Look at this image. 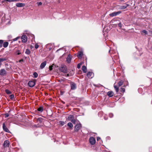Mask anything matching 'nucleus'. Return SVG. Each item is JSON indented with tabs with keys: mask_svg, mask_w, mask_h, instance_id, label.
<instances>
[{
	"mask_svg": "<svg viewBox=\"0 0 152 152\" xmlns=\"http://www.w3.org/2000/svg\"><path fill=\"white\" fill-rule=\"evenodd\" d=\"M16 6L17 7H23L25 6V4L24 3H17L16 4Z\"/></svg>",
	"mask_w": 152,
	"mask_h": 152,
	"instance_id": "nucleus-13",
	"label": "nucleus"
},
{
	"mask_svg": "<svg viewBox=\"0 0 152 152\" xmlns=\"http://www.w3.org/2000/svg\"><path fill=\"white\" fill-rule=\"evenodd\" d=\"M149 32L151 34H152V30L151 31H149Z\"/></svg>",
	"mask_w": 152,
	"mask_h": 152,
	"instance_id": "nucleus-47",
	"label": "nucleus"
},
{
	"mask_svg": "<svg viewBox=\"0 0 152 152\" xmlns=\"http://www.w3.org/2000/svg\"><path fill=\"white\" fill-rule=\"evenodd\" d=\"M7 75V72L4 69H2L0 70V75L4 76Z\"/></svg>",
	"mask_w": 152,
	"mask_h": 152,
	"instance_id": "nucleus-5",
	"label": "nucleus"
},
{
	"mask_svg": "<svg viewBox=\"0 0 152 152\" xmlns=\"http://www.w3.org/2000/svg\"><path fill=\"white\" fill-rule=\"evenodd\" d=\"M21 39L22 42L24 43L26 42L27 40V37L25 35H23L21 37Z\"/></svg>",
	"mask_w": 152,
	"mask_h": 152,
	"instance_id": "nucleus-6",
	"label": "nucleus"
},
{
	"mask_svg": "<svg viewBox=\"0 0 152 152\" xmlns=\"http://www.w3.org/2000/svg\"><path fill=\"white\" fill-rule=\"evenodd\" d=\"M87 76L88 78H91L94 77V74L92 72H89L87 73Z\"/></svg>",
	"mask_w": 152,
	"mask_h": 152,
	"instance_id": "nucleus-8",
	"label": "nucleus"
},
{
	"mask_svg": "<svg viewBox=\"0 0 152 152\" xmlns=\"http://www.w3.org/2000/svg\"><path fill=\"white\" fill-rule=\"evenodd\" d=\"M14 0V1L17 2V1H19V0Z\"/></svg>",
	"mask_w": 152,
	"mask_h": 152,
	"instance_id": "nucleus-46",
	"label": "nucleus"
},
{
	"mask_svg": "<svg viewBox=\"0 0 152 152\" xmlns=\"http://www.w3.org/2000/svg\"><path fill=\"white\" fill-rule=\"evenodd\" d=\"M37 4H38V6H40V5H41L42 4V3L41 2H38L37 3Z\"/></svg>",
	"mask_w": 152,
	"mask_h": 152,
	"instance_id": "nucleus-40",
	"label": "nucleus"
},
{
	"mask_svg": "<svg viewBox=\"0 0 152 152\" xmlns=\"http://www.w3.org/2000/svg\"><path fill=\"white\" fill-rule=\"evenodd\" d=\"M23 61V59H21V60H20L19 61V62H20L22 61Z\"/></svg>",
	"mask_w": 152,
	"mask_h": 152,
	"instance_id": "nucleus-48",
	"label": "nucleus"
},
{
	"mask_svg": "<svg viewBox=\"0 0 152 152\" xmlns=\"http://www.w3.org/2000/svg\"><path fill=\"white\" fill-rule=\"evenodd\" d=\"M6 1L9 2H14L13 0H6Z\"/></svg>",
	"mask_w": 152,
	"mask_h": 152,
	"instance_id": "nucleus-44",
	"label": "nucleus"
},
{
	"mask_svg": "<svg viewBox=\"0 0 152 152\" xmlns=\"http://www.w3.org/2000/svg\"><path fill=\"white\" fill-rule=\"evenodd\" d=\"M2 128L3 130L5 132L9 133L10 132V131L8 130V129H7V128L6 127L5 124L4 123L3 124V126H2Z\"/></svg>",
	"mask_w": 152,
	"mask_h": 152,
	"instance_id": "nucleus-9",
	"label": "nucleus"
},
{
	"mask_svg": "<svg viewBox=\"0 0 152 152\" xmlns=\"http://www.w3.org/2000/svg\"><path fill=\"white\" fill-rule=\"evenodd\" d=\"M73 118H74V116L72 115H69L67 118L68 120L70 121H71Z\"/></svg>",
	"mask_w": 152,
	"mask_h": 152,
	"instance_id": "nucleus-21",
	"label": "nucleus"
},
{
	"mask_svg": "<svg viewBox=\"0 0 152 152\" xmlns=\"http://www.w3.org/2000/svg\"><path fill=\"white\" fill-rule=\"evenodd\" d=\"M14 96L13 94H11L10 95V97L11 99H12L14 98Z\"/></svg>",
	"mask_w": 152,
	"mask_h": 152,
	"instance_id": "nucleus-34",
	"label": "nucleus"
},
{
	"mask_svg": "<svg viewBox=\"0 0 152 152\" xmlns=\"http://www.w3.org/2000/svg\"><path fill=\"white\" fill-rule=\"evenodd\" d=\"M81 63H79L77 65V68L78 69H80V68L81 66Z\"/></svg>",
	"mask_w": 152,
	"mask_h": 152,
	"instance_id": "nucleus-35",
	"label": "nucleus"
},
{
	"mask_svg": "<svg viewBox=\"0 0 152 152\" xmlns=\"http://www.w3.org/2000/svg\"><path fill=\"white\" fill-rule=\"evenodd\" d=\"M71 121L73 124H75V123L76 122V120L75 119L73 118Z\"/></svg>",
	"mask_w": 152,
	"mask_h": 152,
	"instance_id": "nucleus-33",
	"label": "nucleus"
},
{
	"mask_svg": "<svg viewBox=\"0 0 152 152\" xmlns=\"http://www.w3.org/2000/svg\"><path fill=\"white\" fill-rule=\"evenodd\" d=\"M35 85V82L34 81H30L28 83V86L31 87H34Z\"/></svg>",
	"mask_w": 152,
	"mask_h": 152,
	"instance_id": "nucleus-4",
	"label": "nucleus"
},
{
	"mask_svg": "<svg viewBox=\"0 0 152 152\" xmlns=\"http://www.w3.org/2000/svg\"><path fill=\"white\" fill-rule=\"evenodd\" d=\"M33 77L34 78H37L38 76V74L36 72H34L33 74Z\"/></svg>",
	"mask_w": 152,
	"mask_h": 152,
	"instance_id": "nucleus-27",
	"label": "nucleus"
},
{
	"mask_svg": "<svg viewBox=\"0 0 152 152\" xmlns=\"http://www.w3.org/2000/svg\"><path fill=\"white\" fill-rule=\"evenodd\" d=\"M72 59V57L71 55L69 54L66 58V61L68 63H70Z\"/></svg>",
	"mask_w": 152,
	"mask_h": 152,
	"instance_id": "nucleus-11",
	"label": "nucleus"
},
{
	"mask_svg": "<svg viewBox=\"0 0 152 152\" xmlns=\"http://www.w3.org/2000/svg\"><path fill=\"white\" fill-rule=\"evenodd\" d=\"M71 89L74 90L76 89V86L75 83H73L71 85Z\"/></svg>",
	"mask_w": 152,
	"mask_h": 152,
	"instance_id": "nucleus-14",
	"label": "nucleus"
},
{
	"mask_svg": "<svg viewBox=\"0 0 152 152\" xmlns=\"http://www.w3.org/2000/svg\"><path fill=\"white\" fill-rule=\"evenodd\" d=\"M121 13V11H118L116 12H113L109 14V16L111 17L115 16L117 15L120 14Z\"/></svg>",
	"mask_w": 152,
	"mask_h": 152,
	"instance_id": "nucleus-3",
	"label": "nucleus"
},
{
	"mask_svg": "<svg viewBox=\"0 0 152 152\" xmlns=\"http://www.w3.org/2000/svg\"><path fill=\"white\" fill-rule=\"evenodd\" d=\"M60 123L62 125H63L64 124V122L63 121H60Z\"/></svg>",
	"mask_w": 152,
	"mask_h": 152,
	"instance_id": "nucleus-43",
	"label": "nucleus"
},
{
	"mask_svg": "<svg viewBox=\"0 0 152 152\" xmlns=\"http://www.w3.org/2000/svg\"><path fill=\"white\" fill-rule=\"evenodd\" d=\"M113 93L112 91H109L107 93V95L110 97H111L113 96Z\"/></svg>",
	"mask_w": 152,
	"mask_h": 152,
	"instance_id": "nucleus-16",
	"label": "nucleus"
},
{
	"mask_svg": "<svg viewBox=\"0 0 152 152\" xmlns=\"http://www.w3.org/2000/svg\"><path fill=\"white\" fill-rule=\"evenodd\" d=\"M114 87L115 90L116 92L117 93L118 91L119 87H117V86H116V85H114Z\"/></svg>",
	"mask_w": 152,
	"mask_h": 152,
	"instance_id": "nucleus-24",
	"label": "nucleus"
},
{
	"mask_svg": "<svg viewBox=\"0 0 152 152\" xmlns=\"http://www.w3.org/2000/svg\"><path fill=\"white\" fill-rule=\"evenodd\" d=\"M121 1H123L124 0H120Z\"/></svg>",
	"mask_w": 152,
	"mask_h": 152,
	"instance_id": "nucleus-54",
	"label": "nucleus"
},
{
	"mask_svg": "<svg viewBox=\"0 0 152 152\" xmlns=\"http://www.w3.org/2000/svg\"><path fill=\"white\" fill-rule=\"evenodd\" d=\"M100 139V138L99 137H97V141H98Z\"/></svg>",
	"mask_w": 152,
	"mask_h": 152,
	"instance_id": "nucleus-45",
	"label": "nucleus"
},
{
	"mask_svg": "<svg viewBox=\"0 0 152 152\" xmlns=\"http://www.w3.org/2000/svg\"><path fill=\"white\" fill-rule=\"evenodd\" d=\"M15 53L17 55H20L21 54V52L20 50H18L16 51Z\"/></svg>",
	"mask_w": 152,
	"mask_h": 152,
	"instance_id": "nucleus-32",
	"label": "nucleus"
},
{
	"mask_svg": "<svg viewBox=\"0 0 152 152\" xmlns=\"http://www.w3.org/2000/svg\"><path fill=\"white\" fill-rule=\"evenodd\" d=\"M5 117L7 118L9 116V115L8 113H6L5 114Z\"/></svg>",
	"mask_w": 152,
	"mask_h": 152,
	"instance_id": "nucleus-41",
	"label": "nucleus"
},
{
	"mask_svg": "<svg viewBox=\"0 0 152 152\" xmlns=\"http://www.w3.org/2000/svg\"><path fill=\"white\" fill-rule=\"evenodd\" d=\"M38 111L40 112H42L43 110V107H40L37 109Z\"/></svg>",
	"mask_w": 152,
	"mask_h": 152,
	"instance_id": "nucleus-23",
	"label": "nucleus"
},
{
	"mask_svg": "<svg viewBox=\"0 0 152 152\" xmlns=\"http://www.w3.org/2000/svg\"><path fill=\"white\" fill-rule=\"evenodd\" d=\"M83 55V53L82 52H78L77 56L80 58H81Z\"/></svg>",
	"mask_w": 152,
	"mask_h": 152,
	"instance_id": "nucleus-17",
	"label": "nucleus"
},
{
	"mask_svg": "<svg viewBox=\"0 0 152 152\" xmlns=\"http://www.w3.org/2000/svg\"><path fill=\"white\" fill-rule=\"evenodd\" d=\"M1 64H0V67H1Z\"/></svg>",
	"mask_w": 152,
	"mask_h": 152,
	"instance_id": "nucleus-52",
	"label": "nucleus"
},
{
	"mask_svg": "<svg viewBox=\"0 0 152 152\" xmlns=\"http://www.w3.org/2000/svg\"><path fill=\"white\" fill-rule=\"evenodd\" d=\"M109 117L111 118L112 117H113V113H110L109 114Z\"/></svg>",
	"mask_w": 152,
	"mask_h": 152,
	"instance_id": "nucleus-37",
	"label": "nucleus"
},
{
	"mask_svg": "<svg viewBox=\"0 0 152 152\" xmlns=\"http://www.w3.org/2000/svg\"><path fill=\"white\" fill-rule=\"evenodd\" d=\"M110 50H109V52H110Z\"/></svg>",
	"mask_w": 152,
	"mask_h": 152,
	"instance_id": "nucleus-53",
	"label": "nucleus"
},
{
	"mask_svg": "<svg viewBox=\"0 0 152 152\" xmlns=\"http://www.w3.org/2000/svg\"><path fill=\"white\" fill-rule=\"evenodd\" d=\"M53 66H49V70H51L53 69Z\"/></svg>",
	"mask_w": 152,
	"mask_h": 152,
	"instance_id": "nucleus-42",
	"label": "nucleus"
},
{
	"mask_svg": "<svg viewBox=\"0 0 152 152\" xmlns=\"http://www.w3.org/2000/svg\"><path fill=\"white\" fill-rule=\"evenodd\" d=\"M39 46L37 44H36L35 45V48L36 49H37L38 48Z\"/></svg>",
	"mask_w": 152,
	"mask_h": 152,
	"instance_id": "nucleus-38",
	"label": "nucleus"
},
{
	"mask_svg": "<svg viewBox=\"0 0 152 152\" xmlns=\"http://www.w3.org/2000/svg\"><path fill=\"white\" fill-rule=\"evenodd\" d=\"M81 124H77L75 126V131H77L79 130L81 127Z\"/></svg>",
	"mask_w": 152,
	"mask_h": 152,
	"instance_id": "nucleus-7",
	"label": "nucleus"
},
{
	"mask_svg": "<svg viewBox=\"0 0 152 152\" xmlns=\"http://www.w3.org/2000/svg\"><path fill=\"white\" fill-rule=\"evenodd\" d=\"M60 50V49H59L58 50H57V51H58L59 50Z\"/></svg>",
	"mask_w": 152,
	"mask_h": 152,
	"instance_id": "nucleus-51",
	"label": "nucleus"
},
{
	"mask_svg": "<svg viewBox=\"0 0 152 152\" xmlns=\"http://www.w3.org/2000/svg\"><path fill=\"white\" fill-rule=\"evenodd\" d=\"M20 38V37H17L16 38H14L13 39V41H17L18 39H19Z\"/></svg>",
	"mask_w": 152,
	"mask_h": 152,
	"instance_id": "nucleus-36",
	"label": "nucleus"
},
{
	"mask_svg": "<svg viewBox=\"0 0 152 152\" xmlns=\"http://www.w3.org/2000/svg\"><path fill=\"white\" fill-rule=\"evenodd\" d=\"M118 26L120 28H121L122 27V25L121 24V22L118 23Z\"/></svg>",
	"mask_w": 152,
	"mask_h": 152,
	"instance_id": "nucleus-39",
	"label": "nucleus"
},
{
	"mask_svg": "<svg viewBox=\"0 0 152 152\" xmlns=\"http://www.w3.org/2000/svg\"><path fill=\"white\" fill-rule=\"evenodd\" d=\"M104 119L106 120L107 119V118H105V117H104Z\"/></svg>",
	"mask_w": 152,
	"mask_h": 152,
	"instance_id": "nucleus-50",
	"label": "nucleus"
},
{
	"mask_svg": "<svg viewBox=\"0 0 152 152\" xmlns=\"http://www.w3.org/2000/svg\"><path fill=\"white\" fill-rule=\"evenodd\" d=\"M46 61H44V62H43L40 65V68L41 69H43L45 67V66H46Z\"/></svg>",
	"mask_w": 152,
	"mask_h": 152,
	"instance_id": "nucleus-12",
	"label": "nucleus"
},
{
	"mask_svg": "<svg viewBox=\"0 0 152 152\" xmlns=\"http://www.w3.org/2000/svg\"><path fill=\"white\" fill-rule=\"evenodd\" d=\"M3 42H4L3 40H0V48H1L2 47Z\"/></svg>",
	"mask_w": 152,
	"mask_h": 152,
	"instance_id": "nucleus-29",
	"label": "nucleus"
},
{
	"mask_svg": "<svg viewBox=\"0 0 152 152\" xmlns=\"http://www.w3.org/2000/svg\"><path fill=\"white\" fill-rule=\"evenodd\" d=\"M140 32L141 35H146L148 34L147 31L145 30H142Z\"/></svg>",
	"mask_w": 152,
	"mask_h": 152,
	"instance_id": "nucleus-15",
	"label": "nucleus"
},
{
	"mask_svg": "<svg viewBox=\"0 0 152 152\" xmlns=\"http://www.w3.org/2000/svg\"><path fill=\"white\" fill-rule=\"evenodd\" d=\"M69 74H67V75H66V77H69Z\"/></svg>",
	"mask_w": 152,
	"mask_h": 152,
	"instance_id": "nucleus-49",
	"label": "nucleus"
},
{
	"mask_svg": "<svg viewBox=\"0 0 152 152\" xmlns=\"http://www.w3.org/2000/svg\"><path fill=\"white\" fill-rule=\"evenodd\" d=\"M128 6H129V4H126V5L124 6H121L120 7V8L121 9H124L126 8Z\"/></svg>",
	"mask_w": 152,
	"mask_h": 152,
	"instance_id": "nucleus-22",
	"label": "nucleus"
},
{
	"mask_svg": "<svg viewBox=\"0 0 152 152\" xmlns=\"http://www.w3.org/2000/svg\"><path fill=\"white\" fill-rule=\"evenodd\" d=\"M67 126L70 128H72L73 126L72 124L70 122L68 123Z\"/></svg>",
	"mask_w": 152,
	"mask_h": 152,
	"instance_id": "nucleus-28",
	"label": "nucleus"
},
{
	"mask_svg": "<svg viewBox=\"0 0 152 152\" xmlns=\"http://www.w3.org/2000/svg\"><path fill=\"white\" fill-rule=\"evenodd\" d=\"M82 69L84 73H86L87 72V69L85 66H82Z\"/></svg>",
	"mask_w": 152,
	"mask_h": 152,
	"instance_id": "nucleus-18",
	"label": "nucleus"
},
{
	"mask_svg": "<svg viewBox=\"0 0 152 152\" xmlns=\"http://www.w3.org/2000/svg\"><path fill=\"white\" fill-rule=\"evenodd\" d=\"M10 142L8 140H5L4 141V144L3 145V146L4 147H8L9 146Z\"/></svg>",
	"mask_w": 152,
	"mask_h": 152,
	"instance_id": "nucleus-10",
	"label": "nucleus"
},
{
	"mask_svg": "<svg viewBox=\"0 0 152 152\" xmlns=\"http://www.w3.org/2000/svg\"><path fill=\"white\" fill-rule=\"evenodd\" d=\"M121 91L122 92H124L125 91V89L124 88V87H121L120 88Z\"/></svg>",
	"mask_w": 152,
	"mask_h": 152,
	"instance_id": "nucleus-30",
	"label": "nucleus"
},
{
	"mask_svg": "<svg viewBox=\"0 0 152 152\" xmlns=\"http://www.w3.org/2000/svg\"><path fill=\"white\" fill-rule=\"evenodd\" d=\"M7 59L5 58H0V64H1V62L3 61H6Z\"/></svg>",
	"mask_w": 152,
	"mask_h": 152,
	"instance_id": "nucleus-20",
	"label": "nucleus"
},
{
	"mask_svg": "<svg viewBox=\"0 0 152 152\" xmlns=\"http://www.w3.org/2000/svg\"><path fill=\"white\" fill-rule=\"evenodd\" d=\"M59 69L60 71L63 73H66L67 72V70L65 66H61L59 68Z\"/></svg>",
	"mask_w": 152,
	"mask_h": 152,
	"instance_id": "nucleus-1",
	"label": "nucleus"
},
{
	"mask_svg": "<svg viewBox=\"0 0 152 152\" xmlns=\"http://www.w3.org/2000/svg\"><path fill=\"white\" fill-rule=\"evenodd\" d=\"M89 141L91 145H94L96 142V140L94 137H91L90 138Z\"/></svg>",
	"mask_w": 152,
	"mask_h": 152,
	"instance_id": "nucleus-2",
	"label": "nucleus"
},
{
	"mask_svg": "<svg viewBox=\"0 0 152 152\" xmlns=\"http://www.w3.org/2000/svg\"><path fill=\"white\" fill-rule=\"evenodd\" d=\"M123 82L121 80L118 82V85L119 86H120L123 85Z\"/></svg>",
	"mask_w": 152,
	"mask_h": 152,
	"instance_id": "nucleus-26",
	"label": "nucleus"
},
{
	"mask_svg": "<svg viewBox=\"0 0 152 152\" xmlns=\"http://www.w3.org/2000/svg\"><path fill=\"white\" fill-rule=\"evenodd\" d=\"M3 47L5 48H7L8 45L9 43L8 42H3Z\"/></svg>",
	"mask_w": 152,
	"mask_h": 152,
	"instance_id": "nucleus-19",
	"label": "nucleus"
},
{
	"mask_svg": "<svg viewBox=\"0 0 152 152\" xmlns=\"http://www.w3.org/2000/svg\"><path fill=\"white\" fill-rule=\"evenodd\" d=\"M25 53L27 55H29L31 53V51L28 49H26L25 52Z\"/></svg>",
	"mask_w": 152,
	"mask_h": 152,
	"instance_id": "nucleus-25",
	"label": "nucleus"
},
{
	"mask_svg": "<svg viewBox=\"0 0 152 152\" xmlns=\"http://www.w3.org/2000/svg\"><path fill=\"white\" fill-rule=\"evenodd\" d=\"M5 92L7 94H10L12 92L8 89L5 90Z\"/></svg>",
	"mask_w": 152,
	"mask_h": 152,
	"instance_id": "nucleus-31",
	"label": "nucleus"
}]
</instances>
